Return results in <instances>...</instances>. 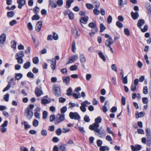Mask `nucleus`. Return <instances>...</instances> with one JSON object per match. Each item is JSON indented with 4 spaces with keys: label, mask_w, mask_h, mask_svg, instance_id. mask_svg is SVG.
Returning <instances> with one entry per match:
<instances>
[{
    "label": "nucleus",
    "mask_w": 151,
    "mask_h": 151,
    "mask_svg": "<svg viewBox=\"0 0 151 151\" xmlns=\"http://www.w3.org/2000/svg\"><path fill=\"white\" fill-rule=\"evenodd\" d=\"M103 142L100 139L96 141V143L98 147H101L102 144Z\"/></svg>",
    "instance_id": "864d4df0"
},
{
    "label": "nucleus",
    "mask_w": 151,
    "mask_h": 151,
    "mask_svg": "<svg viewBox=\"0 0 151 151\" xmlns=\"http://www.w3.org/2000/svg\"><path fill=\"white\" fill-rule=\"evenodd\" d=\"M148 26L147 25H145L144 26L143 28H142L141 27V30L142 32H144L147 31L148 29Z\"/></svg>",
    "instance_id": "37998d69"
},
{
    "label": "nucleus",
    "mask_w": 151,
    "mask_h": 151,
    "mask_svg": "<svg viewBox=\"0 0 151 151\" xmlns=\"http://www.w3.org/2000/svg\"><path fill=\"white\" fill-rule=\"evenodd\" d=\"M131 15L132 18L134 20L137 19L139 17V14L137 12H132L131 13Z\"/></svg>",
    "instance_id": "a211bd4d"
},
{
    "label": "nucleus",
    "mask_w": 151,
    "mask_h": 151,
    "mask_svg": "<svg viewBox=\"0 0 151 151\" xmlns=\"http://www.w3.org/2000/svg\"><path fill=\"white\" fill-rule=\"evenodd\" d=\"M42 85L40 84L35 89V92L36 95L37 97L40 96L43 94V93L42 90Z\"/></svg>",
    "instance_id": "f257e3e1"
},
{
    "label": "nucleus",
    "mask_w": 151,
    "mask_h": 151,
    "mask_svg": "<svg viewBox=\"0 0 151 151\" xmlns=\"http://www.w3.org/2000/svg\"><path fill=\"white\" fill-rule=\"evenodd\" d=\"M114 43V42L113 41L112 39L110 38V39H108L106 40L105 44L106 46H108L109 47H111L110 45Z\"/></svg>",
    "instance_id": "ddd939ff"
},
{
    "label": "nucleus",
    "mask_w": 151,
    "mask_h": 151,
    "mask_svg": "<svg viewBox=\"0 0 151 151\" xmlns=\"http://www.w3.org/2000/svg\"><path fill=\"white\" fill-rule=\"evenodd\" d=\"M102 120V119L100 116H98L97 118L95 119V122L97 123L98 124L101 123Z\"/></svg>",
    "instance_id": "72a5a7b5"
},
{
    "label": "nucleus",
    "mask_w": 151,
    "mask_h": 151,
    "mask_svg": "<svg viewBox=\"0 0 151 151\" xmlns=\"http://www.w3.org/2000/svg\"><path fill=\"white\" fill-rule=\"evenodd\" d=\"M11 86V85L9 83L7 85V86L6 87H5L3 90V92H4L8 90H9L10 87Z\"/></svg>",
    "instance_id": "052dcab7"
},
{
    "label": "nucleus",
    "mask_w": 151,
    "mask_h": 151,
    "mask_svg": "<svg viewBox=\"0 0 151 151\" xmlns=\"http://www.w3.org/2000/svg\"><path fill=\"white\" fill-rule=\"evenodd\" d=\"M118 4L119 7L122 8L124 6V5L127 4V1L126 0H118Z\"/></svg>",
    "instance_id": "4468645a"
},
{
    "label": "nucleus",
    "mask_w": 151,
    "mask_h": 151,
    "mask_svg": "<svg viewBox=\"0 0 151 151\" xmlns=\"http://www.w3.org/2000/svg\"><path fill=\"white\" fill-rule=\"evenodd\" d=\"M78 55L77 54L74 55L72 56L69 60L68 62L66 64L67 65L72 63L76 60H78Z\"/></svg>",
    "instance_id": "0eeeda50"
},
{
    "label": "nucleus",
    "mask_w": 151,
    "mask_h": 151,
    "mask_svg": "<svg viewBox=\"0 0 151 151\" xmlns=\"http://www.w3.org/2000/svg\"><path fill=\"white\" fill-rule=\"evenodd\" d=\"M69 116L71 119L76 120H79L81 117L78 114H69Z\"/></svg>",
    "instance_id": "1a4fd4ad"
},
{
    "label": "nucleus",
    "mask_w": 151,
    "mask_h": 151,
    "mask_svg": "<svg viewBox=\"0 0 151 151\" xmlns=\"http://www.w3.org/2000/svg\"><path fill=\"white\" fill-rule=\"evenodd\" d=\"M33 63L35 64H37L39 62V60L38 58L37 57H35L33 58L32 59Z\"/></svg>",
    "instance_id": "58836bf2"
},
{
    "label": "nucleus",
    "mask_w": 151,
    "mask_h": 151,
    "mask_svg": "<svg viewBox=\"0 0 151 151\" xmlns=\"http://www.w3.org/2000/svg\"><path fill=\"white\" fill-rule=\"evenodd\" d=\"M54 90V93L56 96L59 97L61 95L60 89L59 86H55Z\"/></svg>",
    "instance_id": "39448f33"
},
{
    "label": "nucleus",
    "mask_w": 151,
    "mask_h": 151,
    "mask_svg": "<svg viewBox=\"0 0 151 151\" xmlns=\"http://www.w3.org/2000/svg\"><path fill=\"white\" fill-rule=\"evenodd\" d=\"M100 32H102L104 31V30L105 29L106 27L104 25V24L101 23V24L100 25Z\"/></svg>",
    "instance_id": "4c0bfd02"
},
{
    "label": "nucleus",
    "mask_w": 151,
    "mask_h": 151,
    "mask_svg": "<svg viewBox=\"0 0 151 151\" xmlns=\"http://www.w3.org/2000/svg\"><path fill=\"white\" fill-rule=\"evenodd\" d=\"M142 102L145 104H147L148 102V99L147 97H143L142 98Z\"/></svg>",
    "instance_id": "338daca9"
},
{
    "label": "nucleus",
    "mask_w": 151,
    "mask_h": 151,
    "mask_svg": "<svg viewBox=\"0 0 151 151\" xmlns=\"http://www.w3.org/2000/svg\"><path fill=\"white\" fill-rule=\"evenodd\" d=\"M17 22L16 20L14 19L11 21L9 22V24L11 26H13L14 24H16L17 23Z\"/></svg>",
    "instance_id": "680f3d73"
},
{
    "label": "nucleus",
    "mask_w": 151,
    "mask_h": 151,
    "mask_svg": "<svg viewBox=\"0 0 151 151\" xmlns=\"http://www.w3.org/2000/svg\"><path fill=\"white\" fill-rule=\"evenodd\" d=\"M14 13L13 11H10L8 12L7 13V16L8 17H12L14 15Z\"/></svg>",
    "instance_id": "f704fd0d"
},
{
    "label": "nucleus",
    "mask_w": 151,
    "mask_h": 151,
    "mask_svg": "<svg viewBox=\"0 0 151 151\" xmlns=\"http://www.w3.org/2000/svg\"><path fill=\"white\" fill-rule=\"evenodd\" d=\"M27 27L29 30H33V26L31 23L29 22L28 23Z\"/></svg>",
    "instance_id": "0e129e2a"
},
{
    "label": "nucleus",
    "mask_w": 151,
    "mask_h": 151,
    "mask_svg": "<svg viewBox=\"0 0 151 151\" xmlns=\"http://www.w3.org/2000/svg\"><path fill=\"white\" fill-rule=\"evenodd\" d=\"M73 2L74 0H67L66 2V8H69L70 7L71 4Z\"/></svg>",
    "instance_id": "5701e85b"
},
{
    "label": "nucleus",
    "mask_w": 151,
    "mask_h": 151,
    "mask_svg": "<svg viewBox=\"0 0 151 151\" xmlns=\"http://www.w3.org/2000/svg\"><path fill=\"white\" fill-rule=\"evenodd\" d=\"M116 25L119 28H122L123 27V24L122 23L119 21L116 22Z\"/></svg>",
    "instance_id": "8fccbe9b"
},
{
    "label": "nucleus",
    "mask_w": 151,
    "mask_h": 151,
    "mask_svg": "<svg viewBox=\"0 0 151 151\" xmlns=\"http://www.w3.org/2000/svg\"><path fill=\"white\" fill-rule=\"evenodd\" d=\"M27 76L29 78H32L34 77V75L31 72H29L27 73Z\"/></svg>",
    "instance_id": "774afa93"
},
{
    "label": "nucleus",
    "mask_w": 151,
    "mask_h": 151,
    "mask_svg": "<svg viewBox=\"0 0 151 151\" xmlns=\"http://www.w3.org/2000/svg\"><path fill=\"white\" fill-rule=\"evenodd\" d=\"M80 61L81 63H85L86 62V59L83 54H81L80 55Z\"/></svg>",
    "instance_id": "a878e982"
},
{
    "label": "nucleus",
    "mask_w": 151,
    "mask_h": 151,
    "mask_svg": "<svg viewBox=\"0 0 151 151\" xmlns=\"http://www.w3.org/2000/svg\"><path fill=\"white\" fill-rule=\"evenodd\" d=\"M33 11L35 14L38 13L40 12V9L37 6L35 7L33 9Z\"/></svg>",
    "instance_id": "603ef678"
},
{
    "label": "nucleus",
    "mask_w": 151,
    "mask_h": 151,
    "mask_svg": "<svg viewBox=\"0 0 151 151\" xmlns=\"http://www.w3.org/2000/svg\"><path fill=\"white\" fill-rule=\"evenodd\" d=\"M77 68V66L75 65H74L71 66L70 68V70L73 71L76 70Z\"/></svg>",
    "instance_id": "13d9d810"
},
{
    "label": "nucleus",
    "mask_w": 151,
    "mask_h": 151,
    "mask_svg": "<svg viewBox=\"0 0 151 151\" xmlns=\"http://www.w3.org/2000/svg\"><path fill=\"white\" fill-rule=\"evenodd\" d=\"M73 33L76 37L78 38L80 34L78 33V29L76 27H74L73 31Z\"/></svg>",
    "instance_id": "412c9836"
},
{
    "label": "nucleus",
    "mask_w": 151,
    "mask_h": 151,
    "mask_svg": "<svg viewBox=\"0 0 151 151\" xmlns=\"http://www.w3.org/2000/svg\"><path fill=\"white\" fill-rule=\"evenodd\" d=\"M86 6L89 9H92L93 8V6L92 4L89 3L87 4Z\"/></svg>",
    "instance_id": "09e8293b"
},
{
    "label": "nucleus",
    "mask_w": 151,
    "mask_h": 151,
    "mask_svg": "<svg viewBox=\"0 0 151 151\" xmlns=\"http://www.w3.org/2000/svg\"><path fill=\"white\" fill-rule=\"evenodd\" d=\"M11 44V47L15 50L16 48L17 42L15 41H12Z\"/></svg>",
    "instance_id": "cd10ccee"
},
{
    "label": "nucleus",
    "mask_w": 151,
    "mask_h": 151,
    "mask_svg": "<svg viewBox=\"0 0 151 151\" xmlns=\"http://www.w3.org/2000/svg\"><path fill=\"white\" fill-rule=\"evenodd\" d=\"M41 134L42 136H47V133L46 130L44 129H42L41 131Z\"/></svg>",
    "instance_id": "bf43d9fd"
},
{
    "label": "nucleus",
    "mask_w": 151,
    "mask_h": 151,
    "mask_svg": "<svg viewBox=\"0 0 151 151\" xmlns=\"http://www.w3.org/2000/svg\"><path fill=\"white\" fill-rule=\"evenodd\" d=\"M62 132V130L60 128L57 129L55 131V133H56L57 134L58 136L60 135L61 134Z\"/></svg>",
    "instance_id": "de8ad7c7"
},
{
    "label": "nucleus",
    "mask_w": 151,
    "mask_h": 151,
    "mask_svg": "<svg viewBox=\"0 0 151 151\" xmlns=\"http://www.w3.org/2000/svg\"><path fill=\"white\" fill-rule=\"evenodd\" d=\"M88 19V17H85L81 18L80 20V21L82 27H83L82 24H86L87 22Z\"/></svg>",
    "instance_id": "9b49d317"
},
{
    "label": "nucleus",
    "mask_w": 151,
    "mask_h": 151,
    "mask_svg": "<svg viewBox=\"0 0 151 151\" xmlns=\"http://www.w3.org/2000/svg\"><path fill=\"white\" fill-rule=\"evenodd\" d=\"M56 4L59 6H62L63 4V0H58L57 1Z\"/></svg>",
    "instance_id": "a19ab883"
},
{
    "label": "nucleus",
    "mask_w": 151,
    "mask_h": 151,
    "mask_svg": "<svg viewBox=\"0 0 151 151\" xmlns=\"http://www.w3.org/2000/svg\"><path fill=\"white\" fill-rule=\"evenodd\" d=\"M99 127V124L95 122L93 124L90 125L89 126V129L91 130H93L95 132V131L99 129L98 128Z\"/></svg>",
    "instance_id": "20e7f679"
},
{
    "label": "nucleus",
    "mask_w": 151,
    "mask_h": 151,
    "mask_svg": "<svg viewBox=\"0 0 151 151\" xmlns=\"http://www.w3.org/2000/svg\"><path fill=\"white\" fill-rule=\"evenodd\" d=\"M40 19V17L37 14H35L33 16L32 18V20H38Z\"/></svg>",
    "instance_id": "79ce46f5"
},
{
    "label": "nucleus",
    "mask_w": 151,
    "mask_h": 151,
    "mask_svg": "<svg viewBox=\"0 0 151 151\" xmlns=\"http://www.w3.org/2000/svg\"><path fill=\"white\" fill-rule=\"evenodd\" d=\"M98 54L100 58L102 59L104 62H105L106 61L105 57L102 52H100L98 53Z\"/></svg>",
    "instance_id": "4be33fe9"
},
{
    "label": "nucleus",
    "mask_w": 151,
    "mask_h": 151,
    "mask_svg": "<svg viewBox=\"0 0 151 151\" xmlns=\"http://www.w3.org/2000/svg\"><path fill=\"white\" fill-rule=\"evenodd\" d=\"M24 52L23 51H20L18 52L15 55V57L23 58L24 56Z\"/></svg>",
    "instance_id": "6ab92c4d"
},
{
    "label": "nucleus",
    "mask_w": 151,
    "mask_h": 151,
    "mask_svg": "<svg viewBox=\"0 0 151 151\" xmlns=\"http://www.w3.org/2000/svg\"><path fill=\"white\" fill-rule=\"evenodd\" d=\"M121 79L122 83L124 84H126L128 83L127 76H126L121 78Z\"/></svg>",
    "instance_id": "b1692460"
},
{
    "label": "nucleus",
    "mask_w": 151,
    "mask_h": 151,
    "mask_svg": "<svg viewBox=\"0 0 151 151\" xmlns=\"http://www.w3.org/2000/svg\"><path fill=\"white\" fill-rule=\"evenodd\" d=\"M51 102L50 100H47L45 98L41 100V103L43 104H49Z\"/></svg>",
    "instance_id": "c85d7f7f"
},
{
    "label": "nucleus",
    "mask_w": 151,
    "mask_h": 151,
    "mask_svg": "<svg viewBox=\"0 0 151 151\" xmlns=\"http://www.w3.org/2000/svg\"><path fill=\"white\" fill-rule=\"evenodd\" d=\"M22 76L23 75L21 73H18L16 74L15 77L17 80H19L22 78Z\"/></svg>",
    "instance_id": "2f4dec72"
},
{
    "label": "nucleus",
    "mask_w": 151,
    "mask_h": 151,
    "mask_svg": "<svg viewBox=\"0 0 151 151\" xmlns=\"http://www.w3.org/2000/svg\"><path fill=\"white\" fill-rule=\"evenodd\" d=\"M143 93L145 94H147L148 93V88L147 86L144 87L143 89Z\"/></svg>",
    "instance_id": "ea45409f"
},
{
    "label": "nucleus",
    "mask_w": 151,
    "mask_h": 151,
    "mask_svg": "<svg viewBox=\"0 0 151 151\" xmlns=\"http://www.w3.org/2000/svg\"><path fill=\"white\" fill-rule=\"evenodd\" d=\"M71 12H72L70 10H66L64 12L63 14H64V15L65 16H66L67 15H68L69 16L70 14V13H71Z\"/></svg>",
    "instance_id": "5fc2aeb1"
},
{
    "label": "nucleus",
    "mask_w": 151,
    "mask_h": 151,
    "mask_svg": "<svg viewBox=\"0 0 151 151\" xmlns=\"http://www.w3.org/2000/svg\"><path fill=\"white\" fill-rule=\"evenodd\" d=\"M145 23V21L144 19H139L138 21L137 26L139 29H141V27Z\"/></svg>",
    "instance_id": "dca6fc26"
},
{
    "label": "nucleus",
    "mask_w": 151,
    "mask_h": 151,
    "mask_svg": "<svg viewBox=\"0 0 151 151\" xmlns=\"http://www.w3.org/2000/svg\"><path fill=\"white\" fill-rule=\"evenodd\" d=\"M145 131L147 141L148 142H150V143L151 141V132L150 129L149 128H146Z\"/></svg>",
    "instance_id": "423d86ee"
},
{
    "label": "nucleus",
    "mask_w": 151,
    "mask_h": 151,
    "mask_svg": "<svg viewBox=\"0 0 151 151\" xmlns=\"http://www.w3.org/2000/svg\"><path fill=\"white\" fill-rule=\"evenodd\" d=\"M124 32L125 34L127 36H129L130 35L129 32L127 29L125 28L124 29Z\"/></svg>",
    "instance_id": "69168bd1"
},
{
    "label": "nucleus",
    "mask_w": 151,
    "mask_h": 151,
    "mask_svg": "<svg viewBox=\"0 0 151 151\" xmlns=\"http://www.w3.org/2000/svg\"><path fill=\"white\" fill-rule=\"evenodd\" d=\"M81 106L80 107V109L83 112V113L85 112L86 111V106H84L81 103Z\"/></svg>",
    "instance_id": "e433bc0d"
},
{
    "label": "nucleus",
    "mask_w": 151,
    "mask_h": 151,
    "mask_svg": "<svg viewBox=\"0 0 151 151\" xmlns=\"http://www.w3.org/2000/svg\"><path fill=\"white\" fill-rule=\"evenodd\" d=\"M108 103L107 101H106L103 107L102 110L104 112H106L107 111V109L106 106V105Z\"/></svg>",
    "instance_id": "6e6d98bb"
},
{
    "label": "nucleus",
    "mask_w": 151,
    "mask_h": 151,
    "mask_svg": "<svg viewBox=\"0 0 151 151\" xmlns=\"http://www.w3.org/2000/svg\"><path fill=\"white\" fill-rule=\"evenodd\" d=\"M84 120L86 122H88L90 121V119L89 116L87 115H86L84 118Z\"/></svg>",
    "instance_id": "3c124183"
},
{
    "label": "nucleus",
    "mask_w": 151,
    "mask_h": 151,
    "mask_svg": "<svg viewBox=\"0 0 151 151\" xmlns=\"http://www.w3.org/2000/svg\"><path fill=\"white\" fill-rule=\"evenodd\" d=\"M146 7L148 11V13L151 15V6L149 4L146 6Z\"/></svg>",
    "instance_id": "473e14b6"
},
{
    "label": "nucleus",
    "mask_w": 151,
    "mask_h": 151,
    "mask_svg": "<svg viewBox=\"0 0 151 151\" xmlns=\"http://www.w3.org/2000/svg\"><path fill=\"white\" fill-rule=\"evenodd\" d=\"M64 114H58L56 116V121L58 123L64 121L65 119Z\"/></svg>",
    "instance_id": "f03ea898"
},
{
    "label": "nucleus",
    "mask_w": 151,
    "mask_h": 151,
    "mask_svg": "<svg viewBox=\"0 0 151 151\" xmlns=\"http://www.w3.org/2000/svg\"><path fill=\"white\" fill-rule=\"evenodd\" d=\"M51 6L52 9L56 7L57 5L53 1V0H49V6Z\"/></svg>",
    "instance_id": "f3484780"
},
{
    "label": "nucleus",
    "mask_w": 151,
    "mask_h": 151,
    "mask_svg": "<svg viewBox=\"0 0 151 151\" xmlns=\"http://www.w3.org/2000/svg\"><path fill=\"white\" fill-rule=\"evenodd\" d=\"M60 150L61 151L66 150L65 147V145L64 144H62L60 146Z\"/></svg>",
    "instance_id": "7c9ffc66"
},
{
    "label": "nucleus",
    "mask_w": 151,
    "mask_h": 151,
    "mask_svg": "<svg viewBox=\"0 0 151 151\" xmlns=\"http://www.w3.org/2000/svg\"><path fill=\"white\" fill-rule=\"evenodd\" d=\"M95 132L98 133V134L97 135V136L101 138H104L106 135V132L104 130L101 131L99 129L97 130L96 131H95Z\"/></svg>",
    "instance_id": "7ed1b4c3"
},
{
    "label": "nucleus",
    "mask_w": 151,
    "mask_h": 151,
    "mask_svg": "<svg viewBox=\"0 0 151 151\" xmlns=\"http://www.w3.org/2000/svg\"><path fill=\"white\" fill-rule=\"evenodd\" d=\"M72 90L71 87L69 88L67 90V95L68 96H70L72 95Z\"/></svg>",
    "instance_id": "a18cd8bd"
},
{
    "label": "nucleus",
    "mask_w": 151,
    "mask_h": 151,
    "mask_svg": "<svg viewBox=\"0 0 151 151\" xmlns=\"http://www.w3.org/2000/svg\"><path fill=\"white\" fill-rule=\"evenodd\" d=\"M6 39V35L5 33L1 34L0 35V43L4 44L5 42Z\"/></svg>",
    "instance_id": "9d476101"
},
{
    "label": "nucleus",
    "mask_w": 151,
    "mask_h": 151,
    "mask_svg": "<svg viewBox=\"0 0 151 151\" xmlns=\"http://www.w3.org/2000/svg\"><path fill=\"white\" fill-rule=\"evenodd\" d=\"M99 150L100 151H108L109 150V148L107 146H102L100 147Z\"/></svg>",
    "instance_id": "393cba45"
},
{
    "label": "nucleus",
    "mask_w": 151,
    "mask_h": 151,
    "mask_svg": "<svg viewBox=\"0 0 151 151\" xmlns=\"http://www.w3.org/2000/svg\"><path fill=\"white\" fill-rule=\"evenodd\" d=\"M21 124L22 125H24V128L25 130L31 128V126L28 124V123L27 122L24 121Z\"/></svg>",
    "instance_id": "aec40b11"
},
{
    "label": "nucleus",
    "mask_w": 151,
    "mask_h": 151,
    "mask_svg": "<svg viewBox=\"0 0 151 151\" xmlns=\"http://www.w3.org/2000/svg\"><path fill=\"white\" fill-rule=\"evenodd\" d=\"M53 36L52 37L54 40H58V35L55 32H53Z\"/></svg>",
    "instance_id": "e2e57ef3"
},
{
    "label": "nucleus",
    "mask_w": 151,
    "mask_h": 151,
    "mask_svg": "<svg viewBox=\"0 0 151 151\" xmlns=\"http://www.w3.org/2000/svg\"><path fill=\"white\" fill-rule=\"evenodd\" d=\"M73 96L75 99H77L81 97V95L80 93L76 94L75 93H73L72 94Z\"/></svg>",
    "instance_id": "c9c22d12"
},
{
    "label": "nucleus",
    "mask_w": 151,
    "mask_h": 151,
    "mask_svg": "<svg viewBox=\"0 0 151 151\" xmlns=\"http://www.w3.org/2000/svg\"><path fill=\"white\" fill-rule=\"evenodd\" d=\"M42 25V23L41 21H39L37 22L35 27V29L36 31L37 32H39L41 29Z\"/></svg>",
    "instance_id": "f8f14e48"
},
{
    "label": "nucleus",
    "mask_w": 151,
    "mask_h": 151,
    "mask_svg": "<svg viewBox=\"0 0 151 151\" xmlns=\"http://www.w3.org/2000/svg\"><path fill=\"white\" fill-rule=\"evenodd\" d=\"M31 66V63L30 62H27L25 63L23 65L24 68L25 69H27L29 68Z\"/></svg>",
    "instance_id": "c756f323"
},
{
    "label": "nucleus",
    "mask_w": 151,
    "mask_h": 151,
    "mask_svg": "<svg viewBox=\"0 0 151 151\" xmlns=\"http://www.w3.org/2000/svg\"><path fill=\"white\" fill-rule=\"evenodd\" d=\"M17 2L18 4V8L19 9H22V6L26 3L25 0H17Z\"/></svg>",
    "instance_id": "6e6552de"
},
{
    "label": "nucleus",
    "mask_w": 151,
    "mask_h": 151,
    "mask_svg": "<svg viewBox=\"0 0 151 151\" xmlns=\"http://www.w3.org/2000/svg\"><path fill=\"white\" fill-rule=\"evenodd\" d=\"M98 9H94L93 10V12L94 14L96 15H99L100 13V11Z\"/></svg>",
    "instance_id": "4d7b16f0"
},
{
    "label": "nucleus",
    "mask_w": 151,
    "mask_h": 151,
    "mask_svg": "<svg viewBox=\"0 0 151 151\" xmlns=\"http://www.w3.org/2000/svg\"><path fill=\"white\" fill-rule=\"evenodd\" d=\"M63 81L64 83L68 85L70 83V80L69 76H64L63 78Z\"/></svg>",
    "instance_id": "2eb2a0df"
},
{
    "label": "nucleus",
    "mask_w": 151,
    "mask_h": 151,
    "mask_svg": "<svg viewBox=\"0 0 151 151\" xmlns=\"http://www.w3.org/2000/svg\"><path fill=\"white\" fill-rule=\"evenodd\" d=\"M32 124L34 127H37L39 124L38 121L36 119H35L33 121Z\"/></svg>",
    "instance_id": "c03bdc74"
},
{
    "label": "nucleus",
    "mask_w": 151,
    "mask_h": 151,
    "mask_svg": "<svg viewBox=\"0 0 151 151\" xmlns=\"http://www.w3.org/2000/svg\"><path fill=\"white\" fill-rule=\"evenodd\" d=\"M16 59L17 60V62L19 64H22L23 63V60L22 58L15 57Z\"/></svg>",
    "instance_id": "bb28decb"
},
{
    "label": "nucleus",
    "mask_w": 151,
    "mask_h": 151,
    "mask_svg": "<svg viewBox=\"0 0 151 151\" xmlns=\"http://www.w3.org/2000/svg\"><path fill=\"white\" fill-rule=\"evenodd\" d=\"M9 94L8 93H6L4 95L3 99L6 101H8L9 100Z\"/></svg>",
    "instance_id": "49530a36"
}]
</instances>
